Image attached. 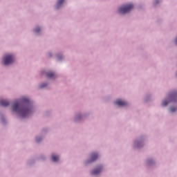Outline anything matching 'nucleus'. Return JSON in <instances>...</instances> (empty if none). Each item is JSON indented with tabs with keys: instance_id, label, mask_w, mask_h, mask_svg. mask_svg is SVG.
<instances>
[{
	"instance_id": "1a4fd4ad",
	"label": "nucleus",
	"mask_w": 177,
	"mask_h": 177,
	"mask_svg": "<svg viewBox=\"0 0 177 177\" xmlns=\"http://www.w3.org/2000/svg\"><path fill=\"white\" fill-rule=\"evenodd\" d=\"M51 160H52V161H53L54 162H56V161H59V156L53 155V156H51Z\"/></svg>"
},
{
	"instance_id": "2eb2a0df",
	"label": "nucleus",
	"mask_w": 177,
	"mask_h": 177,
	"mask_svg": "<svg viewBox=\"0 0 177 177\" xmlns=\"http://www.w3.org/2000/svg\"><path fill=\"white\" fill-rule=\"evenodd\" d=\"M45 86H46V83H44L43 84H41L40 86V88H45Z\"/></svg>"
},
{
	"instance_id": "7ed1b4c3",
	"label": "nucleus",
	"mask_w": 177,
	"mask_h": 177,
	"mask_svg": "<svg viewBox=\"0 0 177 177\" xmlns=\"http://www.w3.org/2000/svg\"><path fill=\"white\" fill-rule=\"evenodd\" d=\"M15 62V57L12 55H6L3 57V63L4 66H9V64H12Z\"/></svg>"
},
{
	"instance_id": "9b49d317",
	"label": "nucleus",
	"mask_w": 177,
	"mask_h": 177,
	"mask_svg": "<svg viewBox=\"0 0 177 177\" xmlns=\"http://www.w3.org/2000/svg\"><path fill=\"white\" fill-rule=\"evenodd\" d=\"M63 2H64V0H58L57 3V8H60V6H62L63 4Z\"/></svg>"
},
{
	"instance_id": "6e6552de",
	"label": "nucleus",
	"mask_w": 177,
	"mask_h": 177,
	"mask_svg": "<svg viewBox=\"0 0 177 177\" xmlns=\"http://www.w3.org/2000/svg\"><path fill=\"white\" fill-rule=\"evenodd\" d=\"M46 77L48 78H54L55 77V73L53 72H48L46 73Z\"/></svg>"
},
{
	"instance_id": "20e7f679",
	"label": "nucleus",
	"mask_w": 177,
	"mask_h": 177,
	"mask_svg": "<svg viewBox=\"0 0 177 177\" xmlns=\"http://www.w3.org/2000/svg\"><path fill=\"white\" fill-rule=\"evenodd\" d=\"M115 104H116L117 106H127V102L122 101L121 100H117L115 102Z\"/></svg>"
},
{
	"instance_id": "f257e3e1",
	"label": "nucleus",
	"mask_w": 177,
	"mask_h": 177,
	"mask_svg": "<svg viewBox=\"0 0 177 177\" xmlns=\"http://www.w3.org/2000/svg\"><path fill=\"white\" fill-rule=\"evenodd\" d=\"M12 111L19 114L22 118H26L32 113V109L30 106V100L23 97L14 102Z\"/></svg>"
},
{
	"instance_id": "f8f14e48",
	"label": "nucleus",
	"mask_w": 177,
	"mask_h": 177,
	"mask_svg": "<svg viewBox=\"0 0 177 177\" xmlns=\"http://www.w3.org/2000/svg\"><path fill=\"white\" fill-rule=\"evenodd\" d=\"M41 31V29L39 28H37L35 29V32H39Z\"/></svg>"
},
{
	"instance_id": "9d476101",
	"label": "nucleus",
	"mask_w": 177,
	"mask_h": 177,
	"mask_svg": "<svg viewBox=\"0 0 177 177\" xmlns=\"http://www.w3.org/2000/svg\"><path fill=\"white\" fill-rule=\"evenodd\" d=\"M97 158V153H93L91 155V162L95 161Z\"/></svg>"
},
{
	"instance_id": "f3484780",
	"label": "nucleus",
	"mask_w": 177,
	"mask_h": 177,
	"mask_svg": "<svg viewBox=\"0 0 177 177\" xmlns=\"http://www.w3.org/2000/svg\"><path fill=\"white\" fill-rule=\"evenodd\" d=\"M156 3H158V1L157 0H156Z\"/></svg>"
},
{
	"instance_id": "ddd939ff",
	"label": "nucleus",
	"mask_w": 177,
	"mask_h": 177,
	"mask_svg": "<svg viewBox=\"0 0 177 177\" xmlns=\"http://www.w3.org/2000/svg\"><path fill=\"white\" fill-rule=\"evenodd\" d=\"M170 111H171V113H174V111H176V109H175V107H171L170 109Z\"/></svg>"
},
{
	"instance_id": "f03ea898",
	"label": "nucleus",
	"mask_w": 177,
	"mask_h": 177,
	"mask_svg": "<svg viewBox=\"0 0 177 177\" xmlns=\"http://www.w3.org/2000/svg\"><path fill=\"white\" fill-rule=\"evenodd\" d=\"M133 9V4L130 3L126 6H122L118 10L119 13L121 15H125V13H128V12H131Z\"/></svg>"
},
{
	"instance_id": "423d86ee",
	"label": "nucleus",
	"mask_w": 177,
	"mask_h": 177,
	"mask_svg": "<svg viewBox=\"0 0 177 177\" xmlns=\"http://www.w3.org/2000/svg\"><path fill=\"white\" fill-rule=\"evenodd\" d=\"M0 106H3L4 107H6L9 106V102L6 100H0Z\"/></svg>"
},
{
	"instance_id": "39448f33",
	"label": "nucleus",
	"mask_w": 177,
	"mask_h": 177,
	"mask_svg": "<svg viewBox=\"0 0 177 177\" xmlns=\"http://www.w3.org/2000/svg\"><path fill=\"white\" fill-rule=\"evenodd\" d=\"M101 171H102V167H98L91 172V175H97L98 174H100Z\"/></svg>"
},
{
	"instance_id": "dca6fc26",
	"label": "nucleus",
	"mask_w": 177,
	"mask_h": 177,
	"mask_svg": "<svg viewBox=\"0 0 177 177\" xmlns=\"http://www.w3.org/2000/svg\"><path fill=\"white\" fill-rule=\"evenodd\" d=\"M37 142H39L41 140H39L38 138L36 139Z\"/></svg>"
},
{
	"instance_id": "0eeeda50",
	"label": "nucleus",
	"mask_w": 177,
	"mask_h": 177,
	"mask_svg": "<svg viewBox=\"0 0 177 177\" xmlns=\"http://www.w3.org/2000/svg\"><path fill=\"white\" fill-rule=\"evenodd\" d=\"M177 93H171L169 97L171 99V102H175V99H176Z\"/></svg>"
},
{
	"instance_id": "4468645a",
	"label": "nucleus",
	"mask_w": 177,
	"mask_h": 177,
	"mask_svg": "<svg viewBox=\"0 0 177 177\" xmlns=\"http://www.w3.org/2000/svg\"><path fill=\"white\" fill-rule=\"evenodd\" d=\"M168 104V102L167 101H164L162 102V106H167Z\"/></svg>"
}]
</instances>
